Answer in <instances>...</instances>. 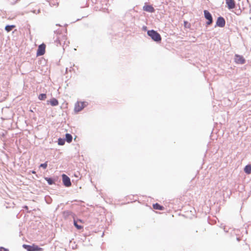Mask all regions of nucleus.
<instances>
[{"label":"nucleus","mask_w":251,"mask_h":251,"mask_svg":"<svg viewBox=\"0 0 251 251\" xmlns=\"http://www.w3.org/2000/svg\"><path fill=\"white\" fill-rule=\"evenodd\" d=\"M23 247L27 251H42L43 249L39 247L38 246L35 244H33L32 246L23 244Z\"/></svg>","instance_id":"nucleus-1"},{"label":"nucleus","mask_w":251,"mask_h":251,"mask_svg":"<svg viewBox=\"0 0 251 251\" xmlns=\"http://www.w3.org/2000/svg\"><path fill=\"white\" fill-rule=\"evenodd\" d=\"M203 13L204 18L207 20V21L206 23V25H211L213 22V17L211 14L207 10H204L203 11Z\"/></svg>","instance_id":"nucleus-2"},{"label":"nucleus","mask_w":251,"mask_h":251,"mask_svg":"<svg viewBox=\"0 0 251 251\" xmlns=\"http://www.w3.org/2000/svg\"><path fill=\"white\" fill-rule=\"evenodd\" d=\"M46 45L44 43H42L38 46L36 55L37 56H42L45 53Z\"/></svg>","instance_id":"nucleus-3"},{"label":"nucleus","mask_w":251,"mask_h":251,"mask_svg":"<svg viewBox=\"0 0 251 251\" xmlns=\"http://www.w3.org/2000/svg\"><path fill=\"white\" fill-rule=\"evenodd\" d=\"M62 177L63 185L67 187H70L72 184L70 177L65 174H63Z\"/></svg>","instance_id":"nucleus-4"},{"label":"nucleus","mask_w":251,"mask_h":251,"mask_svg":"<svg viewBox=\"0 0 251 251\" xmlns=\"http://www.w3.org/2000/svg\"><path fill=\"white\" fill-rule=\"evenodd\" d=\"M226 25V21L225 19L222 17L220 16L218 17L217 19V21L216 23V25L215 27L218 26L220 27H223L225 26Z\"/></svg>","instance_id":"nucleus-5"},{"label":"nucleus","mask_w":251,"mask_h":251,"mask_svg":"<svg viewBox=\"0 0 251 251\" xmlns=\"http://www.w3.org/2000/svg\"><path fill=\"white\" fill-rule=\"evenodd\" d=\"M147 34L155 42H157V31L149 30L147 31Z\"/></svg>","instance_id":"nucleus-6"},{"label":"nucleus","mask_w":251,"mask_h":251,"mask_svg":"<svg viewBox=\"0 0 251 251\" xmlns=\"http://www.w3.org/2000/svg\"><path fill=\"white\" fill-rule=\"evenodd\" d=\"M235 62L237 64H244L245 63L246 60L243 56L235 54Z\"/></svg>","instance_id":"nucleus-7"},{"label":"nucleus","mask_w":251,"mask_h":251,"mask_svg":"<svg viewBox=\"0 0 251 251\" xmlns=\"http://www.w3.org/2000/svg\"><path fill=\"white\" fill-rule=\"evenodd\" d=\"M226 2L229 9L235 8V3L234 0H226Z\"/></svg>","instance_id":"nucleus-8"},{"label":"nucleus","mask_w":251,"mask_h":251,"mask_svg":"<svg viewBox=\"0 0 251 251\" xmlns=\"http://www.w3.org/2000/svg\"><path fill=\"white\" fill-rule=\"evenodd\" d=\"M143 10L145 11L149 12H154V8L151 5H146L144 6Z\"/></svg>","instance_id":"nucleus-9"},{"label":"nucleus","mask_w":251,"mask_h":251,"mask_svg":"<svg viewBox=\"0 0 251 251\" xmlns=\"http://www.w3.org/2000/svg\"><path fill=\"white\" fill-rule=\"evenodd\" d=\"M50 102V104L52 106H57L58 105V100L55 98H52L50 101H48V103Z\"/></svg>","instance_id":"nucleus-10"},{"label":"nucleus","mask_w":251,"mask_h":251,"mask_svg":"<svg viewBox=\"0 0 251 251\" xmlns=\"http://www.w3.org/2000/svg\"><path fill=\"white\" fill-rule=\"evenodd\" d=\"M44 178L47 181L49 185H52L55 183V179L53 178L45 177Z\"/></svg>","instance_id":"nucleus-11"},{"label":"nucleus","mask_w":251,"mask_h":251,"mask_svg":"<svg viewBox=\"0 0 251 251\" xmlns=\"http://www.w3.org/2000/svg\"><path fill=\"white\" fill-rule=\"evenodd\" d=\"M80 106L81 105H80V102H77L75 104V112H78L82 110V107H81Z\"/></svg>","instance_id":"nucleus-12"},{"label":"nucleus","mask_w":251,"mask_h":251,"mask_svg":"<svg viewBox=\"0 0 251 251\" xmlns=\"http://www.w3.org/2000/svg\"><path fill=\"white\" fill-rule=\"evenodd\" d=\"M73 137L72 135L70 133H66L65 134V140L67 141L68 143H71L72 141Z\"/></svg>","instance_id":"nucleus-13"},{"label":"nucleus","mask_w":251,"mask_h":251,"mask_svg":"<svg viewBox=\"0 0 251 251\" xmlns=\"http://www.w3.org/2000/svg\"><path fill=\"white\" fill-rule=\"evenodd\" d=\"M244 171L247 174H250L251 173V165H247L245 167Z\"/></svg>","instance_id":"nucleus-14"},{"label":"nucleus","mask_w":251,"mask_h":251,"mask_svg":"<svg viewBox=\"0 0 251 251\" xmlns=\"http://www.w3.org/2000/svg\"><path fill=\"white\" fill-rule=\"evenodd\" d=\"M14 25H6L5 27V30L7 32H10L11 31L14 27Z\"/></svg>","instance_id":"nucleus-15"},{"label":"nucleus","mask_w":251,"mask_h":251,"mask_svg":"<svg viewBox=\"0 0 251 251\" xmlns=\"http://www.w3.org/2000/svg\"><path fill=\"white\" fill-rule=\"evenodd\" d=\"M74 225L77 229H81L83 228V226L78 225L75 220H74Z\"/></svg>","instance_id":"nucleus-16"},{"label":"nucleus","mask_w":251,"mask_h":251,"mask_svg":"<svg viewBox=\"0 0 251 251\" xmlns=\"http://www.w3.org/2000/svg\"><path fill=\"white\" fill-rule=\"evenodd\" d=\"M45 200L47 203L50 204L52 202V199L49 196H46L45 197Z\"/></svg>","instance_id":"nucleus-17"},{"label":"nucleus","mask_w":251,"mask_h":251,"mask_svg":"<svg viewBox=\"0 0 251 251\" xmlns=\"http://www.w3.org/2000/svg\"><path fill=\"white\" fill-rule=\"evenodd\" d=\"M47 98V95L46 94H44V93H42V94H41L39 95L38 96V99L40 100H45L46 99V98Z\"/></svg>","instance_id":"nucleus-18"},{"label":"nucleus","mask_w":251,"mask_h":251,"mask_svg":"<svg viewBox=\"0 0 251 251\" xmlns=\"http://www.w3.org/2000/svg\"><path fill=\"white\" fill-rule=\"evenodd\" d=\"M65 140L64 139L59 138L58 140V144L60 146H63L65 144Z\"/></svg>","instance_id":"nucleus-19"},{"label":"nucleus","mask_w":251,"mask_h":251,"mask_svg":"<svg viewBox=\"0 0 251 251\" xmlns=\"http://www.w3.org/2000/svg\"><path fill=\"white\" fill-rule=\"evenodd\" d=\"M47 166H48V164H47V162H46L45 163H42L40 165V168H43L44 169H46L47 167Z\"/></svg>","instance_id":"nucleus-20"},{"label":"nucleus","mask_w":251,"mask_h":251,"mask_svg":"<svg viewBox=\"0 0 251 251\" xmlns=\"http://www.w3.org/2000/svg\"><path fill=\"white\" fill-rule=\"evenodd\" d=\"M164 209V207L158 203V210H163Z\"/></svg>","instance_id":"nucleus-21"},{"label":"nucleus","mask_w":251,"mask_h":251,"mask_svg":"<svg viewBox=\"0 0 251 251\" xmlns=\"http://www.w3.org/2000/svg\"><path fill=\"white\" fill-rule=\"evenodd\" d=\"M80 106L82 107V110L83 108L86 106L85 102H81L80 103Z\"/></svg>","instance_id":"nucleus-22"},{"label":"nucleus","mask_w":251,"mask_h":251,"mask_svg":"<svg viewBox=\"0 0 251 251\" xmlns=\"http://www.w3.org/2000/svg\"><path fill=\"white\" fill-rule=\"evenodd\" d=\"M0 251H9V250L3 247H0Z\"/></svg>","instance_id":"nucleus-23"},{"label":"nucleus","mask_w":251,"mask_h":251,"mask_svg":"<svg viewBox=\"0 0 251 251\" xmlns=\"http://www.w3.org/2000/svg\"><path fill=\"white\" fill-rule=\"evenodd\" d=\"M161 41V37L160 35L158 33V43L160 42Z\"/></svg>","instance_id":"nucleus-24"},{"label":"nucleus","mask_w":251,"mask_h":251,"mask_svg":"<svg viewBox=\"0 0 251 251\" xmlns=\"http://www.w3.org/2000/svg\"><path fill=\"white\" fill-rule=\"evenodd\" d=\"M153 208L155 210H157V202L153 204Z\"/></svg>","instance_id":"nucleus-25"},{"label":"nucleus","mask_w":251,"mask_h":251,"mask_svg":"<svg viewBox=\"0 0 251 251\" xmlns=\"http://www.w3.org/2000/svg\"><path fill=\"white\" fill-rule=\"evenodd\" d=\"M142 28H143V30L144 31L147 30V27L146 26H143Z\"/></svg>","instance_id":"nucleus-26"},{"label":"nucleus","mask_w":251,"mask_h":251,"mask_svg":"<svg viewBox=\"0 0 251 251\" xmlns=\"http://www.w3.org/2000/svg\"><path fill=\"white\" fill-rule=\"evenodd\" d=\"M24 208H25V209H26V210H28V206H27L25 205V206H24Z\"/></svg>","instance_id":"nucleus-27"},{"label":"nucleus","mask_w":251,"mask_h":251,"mask_svg":"<svg viewBox=\"0 0 251 251\" xmlns=\"http://www.w3.org/2000/svg\"><path fill=\"white\" fill-rule=\"evenodd\" d=\"M32 173L33 174H35V172L34 171H33L32 172Z\"/></svg>","instance_id":"nucleus-28"},{"label":"nucleus","mask_w":251,"mask_h":251,"mask_svg":"<svg viewBox=\"0 0 251 251\" xmlns=\"http://www.w3.org/2000/svg\"><path fill=\"white\" fill-rule=\"evenodd\" d=\"M66 72H67V71H68V68H66Z\"/></svg>","instance_id":"nucleus-29"},{"label":"nucleus","mask_w":251,"mask_h":251,"mask_svg":"<svg viewBox=\"0 0 251 251\" xmlns=\"http://www.w3.org/2000/svg\"><path fill=\"white\" fill-rule=\"evenodd\" d=\"M247 1H248V0H247Z\"/></svg>","instance_id":"nucleus-30"}]
</instances>
